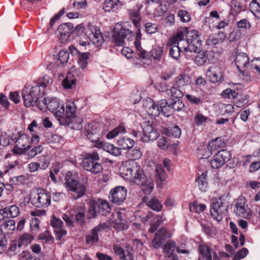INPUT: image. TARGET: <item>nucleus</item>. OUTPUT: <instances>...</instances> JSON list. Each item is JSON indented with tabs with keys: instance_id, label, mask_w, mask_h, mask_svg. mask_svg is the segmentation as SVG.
I'll list each match as a JSON object with an SVG mask.
<instances>
[{
	"instance_id": "obj_1",
	"label": "nucleus",
	"mask_w": 260,
	"mask_h": 260,
	"mask_svg": "<svg viewBox=\"0 0 260 260\" xmlns=\"http://www.w3.org/2000/svg\"><path fill=\"white\" fill-rule=\"evenodd\" d=\"M72 32L79 36L85 32L92 43L97 46H101L104 42L103 35L100 29L91 24H88L86 28L82 24L78 25L75 28H73Z\"/></svg>"
},
{
	"instance_id": "obj_2",
	"label": "nucleus",
	"mask_w": 260,
	"mask_h": 260,
	"mask_svg": "<svg viewBox=\"0 0 260 260\" xmlns=\"http://www.w3.org/2000/svg\"><path fill=\"white\" fill-rule=\"evenodd\" d=\"M126 23H117L113 29L112 35L113 42L117 46H122L124 39L128 41H132L134 38V34L132 30L127 28Z\"/></svg>"
},
{
	"instance_id": "obj_3",
	"label": "nucleus",
	"mask_w": 260,
	"mask_h": 260,
	"mask_svg": "<svg viewBox=\"0 0 260 260\" xmlns=\"http://www.w3.org/2000/svg\"><path fill=\"white\" fill-rule=\"evenodd\" d=\"M29 202L37 208L46 207L51 203V196L46 190L38 188L30 192Z\"/></svg>"
},
{
	"instance_id": "obj_4",
	"label": "nucleus",
	"mask_w": 260,
	"mask_h": 260,
	"mask_svg": "<svg viewBox=\"0 0 260 260\" xmlns=\"http://www.w3.org/2000/svg\"><path fill=\"white\" fill-rule=\"evenodd\" d=\"M187 47H184L186 58H189V53L200 50L202 41L200 39L199 32L196 30H188L185 34Z\"/></svg>"
},
{
	"instance_id": "obj_5",
	"label": "nucleus",
	"mask_w": 260,
	"mask_h": 260,
	"mask_svg": "<svg viewBox=\"0 0 260 260\" xmlns=\"http://www.w3.org/2000/svg\"><path fill=\"white\" fill-rule=\"evenodd\" d=\"M40 107V110L45 111L47 109L58 118L64 114V106L59 103L56 98H44Z\"/></svg>"
},
{
	"instance_id": "obj_6",
	"label": "nucleus",
	"mask_w": 260,
	"mask_h": 260,
	"mask_svg": "<svg viewBox=\"0 0 260 260\" xmlns=\"http://www.w3.org/2000/svg\"><path fill=\"white\" fill-rule=\"evenodd\" d=\"M99 159V154L96 152L87 154L83 160V169L93 174L101 172L103 170V166L101 164L96 162Z\"/></svg>"
},
{
	"instance_id": "obj_7",
	"label": "nucleus",
	"mask_w": 260,
	"mask_h": 260,
	"mask_svg": "<svg viewBox=\"0 0 260 260\" xmlns=\"http://www.w3.org/2000/svg\"><path fill=\"white\" fill-rule=\"evenodd\" d=\"M228 206L223 202L222 197L212 200L210 209L211 217L217 221H220L223 218V215L228 213Z\"/></svg>"
},
{
	"instance_id": "obj_8",
	"label": "nucleus",
	"mask_w": 260,
	"mask_h": 260,
	"mask_svg": "<svg viewBox=\"0 0 260 260\" xmlns=\"http://www.w3.org/2000/svg\"><path fill=\"white\" fill-rule=\"evenodd\" d=\"M111 208L109 203L103 200L91 201L88 209L89 214L92 217H95L99 213L102 216H106L110 213Z\"/></svg>"
},
{
	"instance_id": "obj_9",
	"label": "nucleus",
	"mask_w": 260,
	"mask_h": 260,
	"mask_svg": "<svg viewBox=\"0 0 260 260\" xmlns=\"http://www.w3.org/2000/svg\"><path fill=\"white\" fill-rule=\"evenodd\" d=\"M104 134L103 123L92 121L88 124L86 135L88 139L91 142L97 143Z\"/></svg>"
},
{
	"instance_id": "obj_10",
	"label": "nucleus",
	"mask_w": 260,
	"mask_h": 260,
	"mask_svg": "<svg viewBox=\"0 0 260 260\" xmlns=\"http://www.w3.org/2000/svg\"><path fill=\"white\" fill-rule=\"evenodd\" d=\"M119 174L123 179H144L146 176L139 166L131 168L122 166L119 169Z\"/></svg>"
},
{
	"instance_id": "obj_11",
	"label": "nucleus",
	"mask_w": 260,
	"mask_h": 260,
	"mask_svg": "<svg viewBox=\"0 0 260 260\" xmlns=\"http://www.w3.org/2000/svg\"><path fill=\"white\" fill-rule=\"evenodd\" d=\"M194 54L189 53V58H186L187 59H192L198 66H202L206 63H212L215 61L214 57V53L212 51H202L201 50L198 52H193Z\"/></svg>"
},
{
	"instance_id": "obj_12",
	"label": "nucleus",
	"mask_w": 260,
	"mask_h": 260,
	"mask_svg": "<svg viewBox=\"0 0 260 260\" xmlns=\"http://www.w3.org/2000/svg\"><path fill=\"white\" fill-rule=\"evenodd\" d=\"M76 107L74 102L68 101L66 102V109L64 114L59 117L58 120L62 125H69L73 122L76 116Z\"/></svg>"
},
{
	"instance_id": "obj_13",
	"label": "nucleus",
	"mask_w": 260,
	"mask_h": 260,
	"mask_svg": "<svg viewBox=\"0 0 260 260\" xmlns=\"http://www.w3.org/2000/svg\"><path fill=\"white\" fill-rule=\"evenodd\" d=\"M232 157L230 151L226 149H222L218 151L211 160L210 164L212 168L218 169L222 166L225 162L229 161Z\"/></svg>"
},
{
	"instance_id": "obj_14",
	"label": "nucleus",
	"mask_w": 260,
	"mask_h": 260,
	"mask_svg": "<svg viewBox=\"0 0 260 260\" xmlns=\"http://www.w3.org/2000/svg\"><path fill=\"white\" fill-rule=\"evenodd\" d=\"M30 138L25 134L19 135L13 149L14 154H21L30 148Z\"/></svg>"
},
{
	"instance_id": "obj_15",
	"label": "nucleus",
	"mask_w": 260,
	"mask_h": 260,
	"mask_svg": "<svg viewBox=\"0 0 260 260\" xmlns=\"http://www.w3.org/2000/svg\"><path fill=\"white\" fill-rule=\"evenodd\" d=\"M143 129V136L141 141L146 142L149 141H153L158 138V133L154 128L150 121H145L142 125Z\"/></svg>"
},
{
	"instance_id": "obj_16",
	"label": "nucleus",
	"mask_w": 260,
	"mask_h": 260,
	"mask_svg": "<svg viewBox=\"0 0 260 260\" xmlns=\"http://www.w3.org/2000/svg\"><path fill=\"white\" fill-rule=\"evenodd\" d=\"M64 185L68 190L74 192L77 194V198L82 197L85 193L86 186L84 183H80L78 180H66Z\"/></svg>"
},
{
	"instance_id": "obj_17",
	"label": "nucleus",
	"mask_w": 260,
	"mask_h": 260,
	"mask_svg": "<svg viewBox=\"0 0 260 260\" xmlns=\"http://www.w3.org/2000/svg\"><path fill=\"white\" fill-rule=\"evenodd\" d=\"M126 196V189L122 186H117L111 190L109 198L114 204L121 205L125 200Z\"/></svg>"
},
{
	"instance_id": "obj_18",
	"label": "nucleus",
	"mask_w": 260,
	"mask_h": 260,
	"mask_svg": "<svg viewBox=\"0 0 260 260\" xmlns=\"http://www.w3.org/2000/svg\"><path fill=\"white\" fill-rule=\"evenodd\" d=\"M73 27L74 25L72 23H62L58 26L55 34L59 36V39L61 43L66 42L71 34H73Z\"/></svg>"
},
{
	"instance_id": "obj_19",
	"label": "nucleus",
	"mask_w": 260,
	"mask_h": 260,
	"mask_svg": "<svg viewBox=\"0 0 260 260\" xmlns=\"http://www.w3.org/2000/svg\"><path fill=\"white\" fill-rule=\"evenodd\" d=\"M109 227L106 222L101 223L95 226L91 233L86 236V242L87 244H93L99 241V234L106 230Z\"/></svg>"
},
{
	"instance_id": "obj_20",
	"label": "nucleus",
	"mask_w": 260,
	"mask_h": 260,
	"mask_svg": "<svg viewBox=\"0 0 260 260\" xmlns=\"http://www.w3.org/2000/svg\"><path fill=\"white\" fill-rule=\"evenodd\" d=\"M70 49L71 53L78 54V64L82 70H84L88 64V60L90 56L89 52H80L74 46H70Z\"/></svg>"
},
{
	"instance_id": "obj_21",
	"label": "nucleus",
	"mask_w": 260,
	"mask_h": 260,
	"mask_svg": "<svg viewBox=\"0 0 260 260\" xmlns=\"http://www.w3.org/2000/svg\"><path fill=\"white\" fill-rule=\"evenodd\" d=\"M206 76L211 82L216 83L221 79L222 76V70L217 66H212L206 71Z\"/></svg>"
},
{
	"instance_id": "obj_22",
	"label": "nucleus",
	"mask_w": 260,
	"mask_h": 260,
	"mask_svg": "<svg viewBox=\"0 0 260 260\" xmlns=\"http://www.w3.org/2000/svg\"><path fill=\"white\" fill-rule=\"evenodd\" d=\"M249 60L248 56L246 53L240 52L235 57V63L239 71L243 73L245 72V69H248V63Z\"/></svg>"
},
{
	"instance_id": "obj_23",
	"label": "nucleus",
	"mask_w": 260,
	"mask_h": 260,
	"mask_svg": "<svg viewBox=\"0 0 260 260\" xmlns=\"http://www.w3.org/2000/svg\"><path fill=\"white\" fill-rule=\"evenodd\" d=\"M143 106L148 114L150 116L156 117L159 115L160 113L158 106L151 99L144 101Z\"/></svg>"
},
{
	"instance_id": "obj_24",
	"label": "nucleus",
	"mask_w": 260,
	"mask_h": 260,
	"mask_svg": "<svg viewBox=\"0 0 260 260\" xmlns=\"http://www.w3.org/2000/svg\"><path fill=\"white\" fill-rule=\"evenodd\" d=\"M168 233L166 229L160 228L155 233L154 238L152 240V245L154 248L157 249L168 237Z\"/></svg>"
},
{
	"instance_id": "obj_25",
	"label": "nucleus",
	"mask_w": 260,
	"mask_h": 260,
	"mask_svg": "<svg viewBox=\"0 0 260 260\" xmlns=\"http://www.w3.org/2000/svg\"><path fill=\"white\" fill-rule=\"evenodd\" d=\"M22 98L23 101L24 105L27 108L29 107H35L38 108L40 110L41 103L39 101L40 99L37 98L35 99V98H32L30 96V94L21 91Z\"/></svg>"
},
{
	"instance_id": "obj_26",
	"label": "nucleus",
	"mask_w": 260,
	"mask_h": 260,
	"mask_svg": "<svg viewBox=\"0 0 260 260\" xmlns=\"http://www.w3.org/2000/svg\"><path fill=\"white\" fill-rule=\"evenodd\" d=\"M246 199L244 197L239 198L236 204L235 214L240 217H245L248 215L247 207H246Z\"/></svg>"
},
{
	"instance_id": "obj_27",
	"label": "nucleus",
	"mask_w": 260,
	"mask_h": 260,
	"mask_svg": "<svg viewBox=\"0 0 260 260\" xmlns=\"http://www.w3.org/2000/svg\"><path fill=\"white\" fill-rule=\"evenodd\" d=\"M136 28H137V30L136 31V38L134 42L136 51L140 57L145 58L148 56V53L146 51L143 49L141 46L140 41L142 38V34L141 33L140 27Z\"/></svg>"
},
{
	"instance_id": "obj_28",
	"label": "nucleus",
	"mask_w": 260,
	"mask_h": 260,
	"mask_svg": "<svg viewBox=\"0 0 260 260\" xmlns=\"http://www.w3.org/2000/svg\"><path fill=\"white\" fill-rule=\"evenodd\" d=\"M190 82V78L189 76L185 73H182L175 78L174 85L182 88L187 86Z\"/></svg>"
},
{
	"instance_id": "obj_29",
	"label": "nucleus",
	"mask_w": 260,
	"mask_h": 260,
	"mask_svg": "<svg viewBox=\"0 0 260 260\" xmlns=\"http://www.w3.org/2000/svg\"><path fill=\"white\" fill-rule=\"evenodd\" d=\"M122 5V3L119 0H105L103 5V9L106 12H109L117 10Z\"/></svg>"
},
{
	"instance_id": "obj_30",
	"label": "nucleus",
	"mask_w": 260,
	"mask_h": 260,
	"mask_svg": "<svg viewBox=\"0 0 260 260\" xmlns=\"http://www.w3.org/2000/svg\"><path fill=\"white\" fill-rule=\"evenodd\" d=\"M199 251L201 255L198 260H212V249L207 244H201L199 247Z\"/></svg>"
},
{
	"instance_id": "obj_31",
	"label": "nucleus",
	"mask_w": 260,
	"mask_h": 260,
	"mask_svg": "<svg viewBox=\"0 0 260 260\" xmlns=\"http://www.w3.org/2000/svg\"><path fill=\"white\" fill-rule=\"evenodd\" d=\"M22 90L32 98L34 97L35 99H40L45 94L44 91L41 90L39 85H34L29 88L25 87Z\"/></svg>"
},
{
	"instance_id": "obj_32",
	"label": "nucleus",
	"mask_w": 260,
	"mask_h": 260,
	"mask_svg": "<svg viewBox=\"0 0 260 260\" xmlns=\"http://www.w3.org/2000/svg\"><path fill=\"white\" fill-rule=\"evenodd\" d=\"M142 200L153 210L158 212L161 211L162 208V204L155 198L149 200L148 197L145 196L143 198Z\"/></svg>"
},
{
	"instance_id": "obj_33",
	"label": "nucleus",
	"mask_w": 260,
	"mask_h": 260,
	"mask_svg": "<svg viewBox=\"0 0 260 260\" xmlns=\"http://www.w3.org/2000/svg\"><path fill=\"white\" fill-rule=\"evenodd\" d=\"M118 146L120 148L123 150H128L131 149L135 144V141L126 137L119 138L117 140Z\"/></svg>"
},
{
	"instance_id": "obj_34",
	"label": "nucleus",
	"mask_w": 260,
	"mask_h": 260,
	"mask_svg": "<svg viewBox=\"0 0 260 260\" xmlns=\"http://www.w3.org/2000/svg\"><path fill=\"white\" fill-rule=\"evenodd\" d=\"M34 237L30 234L24 233L17 240L18 247L26 246L29 244L34 240Z\"/></svg>"
},
{
	"instance_id": "obj_35",
	"label": "nucleus",
	"mask_w": 260,
	"mask_h": 260,
	"mask_svg": "<svg viewBox=\"0 0 260 260\" xmlns=\"http://www.w3.org/2000/svg\"><path fill=\"white\" fill-rule=\"evenodd\" d=\"M224 145V142L221 138H217L215 139L212 140L211 141L209 142L207 148L209 151L208 153L211 154L212 151H215L219 148L223 147Z\"/></svg>"
},
{
	"instance_id": "obj_36",
	"label": "nucleus",
	"mask_w": 260,
	"mask_h": 260,
	"mask_svg": "<svg viewBox=\"0 0 260 260\" xmlns=\"http://www.w3.org/2000/svg\"><path fill=\"white\" fill-rule=\"evenodd\" d=\"M169 45L171 47L169 50V54L174 59L178 60L181 53L185 55L184 50L182 51L178 45L171 43H169Z\"/></svg>"
},
{
	"instance_id": "obj_37",
	"label": "nucleus",
	"mask_w": 260,
	"mask_h": 260,
	"mask_svg": "<svg viewBox=\"0 0 260 260\" xmlns=\"http://www.w3.org/2000/svg\"><path fill=\"white\" fill-rule=\"evenodd\" d=\"M169 105L172 107L173 112L183 111L185 109L184 104L180 99H170Z\"/></svg>"
},
{
	"instance_id": "obj_38",
	"label": "nucleus",
	"mask_w": 260,
	"mask_h": 260,
	"mask_svg": "<svg viewBox=\"0 0 260 260\" xmlns=\"http://www.w3.org/2000/svg\"><path fill=\"white\" fill-rule=\"evenodd\" d=\"M126 133L125 127L122 124H120L118 126L110 131L107 135L106 138L108 139H112L120 134H123Z\"/></svg>"
},
{
	"instance_id": "obj_39",
	"label": "nucleus",
	"mask_w": 260,
	"mask_h": 260,
	"mask_svg": "<svg viewBox=\"0 0 260 260\" xmlns=\"http://www.w3.org/2000/svg\"><path fill=\"white\" fill-rule=\"evenodd\" d=\"M128 15L136 27H140V20L139 10L138 9H132L128 11Z\"/></svg>"
},
{
	"instance_id": "obj_40",
	"label": "nucleus",
	"mask_w": 260,
	"mask_h": 260,
	"mask_svg": "<svg viewBox=\"0 0 260 260\" xmlns=\"http://www.w3.org/2000/svg\"><path fill=\"white\" fill-rule=\"evenodd\" d=\"M69 52L65 50H62L58 54V59L56 62L57 66H60L68 62L69 58Z\"/></svg>"
},
{
	"instance_id": "obj_41",
	"label": "nucleus",
	"mask_w": 260,
	"mask_h": 260,
	"mask_svg": "<svg viewBox=\"0 0 260 260\" xmlns=\"http://www.w3.org/2000/svg\"><path fill=\"white\" fill-rule=\"evenodd\" d=\"M15 229V222L12 219L6 221L1 225V230L8 234H11Z\"/></svg>"
},
{
	"instance_id": "obj_42",
	"label": "nucleus",
	"mask_w": 260,
	"mask_h": 260,
	"mask_svg": "<svg viewBox=\"0 0 260 260\" xmlns=\"http://www.w3.org/2000/svg\"><path fill=\"white\" fill-rule=\"evenodd\" d=\"M180 88L174 85L169 90H166L167 94L175 99H179L183 96V92Z\"/></svg>"
},
{
	"instance_id": "obj_43",
	"label": "nucleus",
	"mask_w": 260,
	"mask_h": 260,
	"mask_svg": "<svg viewBox=\"0 0 260 260\" xmlns=\"http://www.w3.org/2000/svg\"><path fill=\"white\" fill-rule=\"evenodd\" d=\"M165 133L169 137L179 138L181 134V129L178 126L175 125L172 127L166 128L164 129Z\"/></svg>"
},
{
	"instance_id": "obj_44",
	"label": "nucleus",
	"mask_w": 260,
	"mask_h": 260,
	"mask_svg": "<svg viewBox=\"0 0 260 260\" xmlns=\"http://www.w3.org/2000/svg\"><path fill=\"white\" fill-rule=\"evenodd\" d=\"M249 9L255 17L260 18V0H252L249 4Z\"/></svg>"
},
{
	"instance_id": "obj_45",
	"label": "nucleus",
	"mask_w": 260,
	"mask_h": 260,
	"mask_svg": "<svg viewBox=\"0 0 260 260\" xmlns=\"http://www.w3.org/2000/svg\"><path fill=\"white\" fill-rule=\"evenodd\" d=\"M141 188L144 193H150L154 188L153 180H144V181L142 182Z\"/></svg>"
},
{
	"instance_id": "obj_46",
	"label": "nucleus",
	"mask_w": 260,
	"mask_h": 260,
	"mask_svg": "<svg viewBox=\"0 0 260 260\" xmlns=\"http://www.w3.org/2000/svg\"><path fill=\"white\" fill-rule=\"evenodd\" d=\"M206 206L203 204H199L197 201H194L190 203L189 206V210L191 212L196 213H200L203 212L206 209Z\"/></svg>"
},
{
	"instance_id": "obj_47",
	"label": "nucleus",
	"mask_w": 260,
	"mask_h": 260,
	"mask_svg": "<svg viewBox=\"0 0 260 260\" xmlns=\"http://www.w3.org/2000/svg\"><path fill=\"white\" fill-rule=\"evenodd\" d=\"M39 239L43 243H53L54 241V238L51 232L47 230L40 234Z\"/></svg>"
},
{
	"instance_id": "obj_48",
	"label": "nucleus",
	"mask_w": 260,
	"mask_h": 260,
	"mask_svg": "<svg viewBox=\"0 0 260 260\" xmlns=\"http://www.w3.org/2000/svg\"><path fill=\"white\" fill-rule=\"evenodd\" d=\"M52 82L51 78L48 76H44L42 78H40L38 83H36L35 85H39L41 90L45 91V88L48 86Z\"/></svg>"
},
{
	"instance_id": "obj_49",
	"label": "nucleus",
	"mask_w": 260,
	"mask_h": 260,
	"mask_svg": "<svg viewBox=\"0 0 260 260\" xmlns=\"http://www.w3.org/2000/svg\"><path fill=\"white\" fill-rule=\"evenodd\" d=\"M76 83V79L73 78V76L70 74L67 76V77L62 81V86L66 89H70L72 87L73 85Z\"/></svg>"
},
{
	"instance_id": "obj_50",
	"label": "nucleus",
	"mask_w": 260,
	"mask_h": 260,
	"mask_svg": "<svg viewBox=\"0 0 260 260\" xmlns=\"http://www.w3.org/2000/svg\"><path fill=\"white\" fill-rule=\"evenodd\" d=\"M145 31L147 34H152L158 31L159 25L150 22H146L144 24Z\"/></svg>"
},
{
	"instance_id": "obj_51",
	"label": "nucleus",
	"mask_w": 260,
	"mask_h": 260,
	"mask_svg": "<svg viewBox=\"0 0 260 260\" xmlns=\"http://www.w3.org/2000/svg\"><path fill=\"white\" fill-rule=\"evenodd\" d=\"M207 119V117L203 115L201 113L198 112L194 117L193 121L197 126H199L205 123Z\"/></svg>"
},
{
	"instance_id": "obj_52",
	"label": "nucleus",
	"mask_w": 260,
	"mask_h": 260,
	"mask_svg": "<svg viewBox=\"0 0 260 260\" xmlns=\"http://www.w3.org/2000/svg\"><path fill=\"white\" fill-rule=\"evenodd\" d=\"M9 217H16L20 213L19 208L16 205H12L10 207H5Z\"/></svg>"
},
{
	"instance_id": "obj_53",
	"label": "nucleus",
	"mask_w": 260,
	"mask_h": 260,
	"mask_svg": "<svg viewBox=\"0 0 260 260\" xmlns=\"http://www.w3.org/2000/svg\"><path fill=\"white\" fill-rule=\"evenodd\" d=\"M177 17L180 21L184 23L188 22L191 19L190 14L186 10H179L177 12Z\"/></svg>"
},
{
	"instance_id": "obj_54",
	"label": "nucleus",
	"mask_w": 260,
	"mask_h": 260,
	"mask_svg": "<svg viewBox=\"0 0 260 260\" xmlns=\"http://www.w3.org/2000/svg\"><path fill=\"white\" fill-rule=\"evenodd\" d=\"M154 223L151 225L149 231L151 232H154L157 228L160 225V224L164 221L165 218L162 215H157L154 216L153 218Z\"/></svg>"
},
{
	"instance_id": "obj_55",
	"label": "nucleus",
	"mask_w": 260,
	"mask_h": 260,
	"mask_svg": "<svg viewBox=\"0 0 260 260\" xmlns=\"http://www.w3.org/2000/svg\"><path fill=\"white\" fill-rule=\"evenodd\" d=\"M119 222L114 223V228L118 230H123L125 228V224L122 222V213L120 211L116 212Z\"/></svg>"
},
{
	"instance_id": "obj_56",
	"label": "nucleus",
	"mask_w": 260,
	"mask_h": 260,
	"mask_svg": "<svg viewBox=\"0 0 260 260\" xmlns=\"http://www.w3.org/2000/svg\"><path fill=\"white\" fill-rule=\"evenodd\" d=\"M40 220L36 217L32 218L30 221V228L33 234H36L39 231Z\"/></svg>"
},
{
	"instance_id": "obj_57",
	"label": "nucleus",
	"mask_w": 260,
	"mask_h": 260,
	"mask_svg": "<svg viewBox=\"0 0 260 260\" xmlns=\"http://www.w3.org/2000/svg\"><path fill=\"white\" fill-rule=\"evenodd\" d=\"M127 156L131 160H136L141 157L142 152L140 149L135 148L128 151Z\"/></svg>"
},
{
	"instance_id": "obj_58",
	"label": "nucleus",
	"mask_w": 260,
	"mask_h": 260,
	"mask_svg": "<svg viewBox=\"0 0 260 260\" xmlns=\"http://www.w3.org/2000/svg\"><path fill=\"white\" fill-rule=\"evenodd\" d=\"M221 95L224 98L234 99L238 97V94L235 90H232L231 88H227L222 92Z\"/></svg>"
},
{
	"instance_id": "obj_59",
	"label": "nucleus",
	"mask_w": 260,
	"mask_h": 260,
	"mask_svg": "<svg viewBox=\"0 0 260 260\" xmlns=\"http://www.w3.org/2000/svg\"><path fill=\"white\" fill-rule=\"evenodd\" d=\"M231 3V9L236 13H239L243 10V6L239 0H233Z\"/></svg>"
},
{
	"instance_id": "obj_60",
	"label": "nucleus",
	"mask_w": 260,
	"mask_h": 260,
	"mask_svg": "<svg viewBox=\"0 0 260 260\" xmlns=\"http://www.w3.org/2000/svg\"><path fill=\"white\" fill-rule=\"evenodd\" d=\"M163 52V49L160 47H156L153 48L151 51L150 52V54L151 56L154 59H160Z\"/></svg>"
},
{
	"instance_id": "obj_61",
	"label": "nucleus",
	"mask_w": 260,
	"mask_h": 260,
	"mask_svg": "<svg viewBox=\"0 0 260 260\" xmlns=\"http://www.w3.org/2000/svg\"><path fill=\"white\" fill-rule=\"evenodd\" d=\"M185 34L183 31L178 32L175 36L172 37L171 39L170 43H173L174 44L179 45V43L180 41H183Z\"/></svg>"
},
{
	"instance_id": "obj_62",
	"label": "nucleus",
	"mask_w": 260,
	"mask_h": 260,
	"mask_svg": "<svg viewBox=\"0 0 260 260\" xmlns=\"http://www.w3.org/2000/svg\"><path fill=\"white\" fill-rule=\"evenodd\" d=\"M50 222L51 225L53 228L54 230L60 229L63 227V223L62 220L56 218L54 215L52 217Z\"/></svg>"
},
{
	"instance_id": "obj_63",
	"label": "nucleus",
	"mask_w": 260,
	"mask_h": 260,
	"mask_svg": "<svg viewBox=\"0 0 260 260\" xmlns=\"http://www.w3.org/2000/svg\"><path fill=\"white\" fill-rule=\"evenodd\" d=\"M54 235L56 239L58 241H61L67 234V231L63 228L54 230Z\"/></svg>"
},
{
	"instance_id": "obj_64",
	"label": "nucleus",
	"mask_w": 260,
	"mask_h": 260,
	"mask_svg": "<svg viewBox=\"0 0 260 260\" xmlns=\"http://www.w3.org/2000/svg\"><path fill=\"white\" fill-rule=\"evenodd\" d=\"M248 253V249L246 248H243L235 254L233 260H240L246 257Z\"/></svg>"
}]
</instances>
